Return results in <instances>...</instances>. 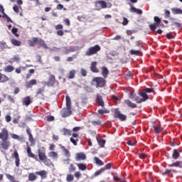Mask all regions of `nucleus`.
Returning a JSON list of instances; mask_svg holds the SVG:
<instances>
[{"label":"nucleus","mask_w":182,"mask_h":182,"mask_svg":"<svg viewBox=\"0 0 182 182\" xmlns=\"http://www.w3.org/2000/svg\"><path fill=\"white\" fill-rule=\"evenodd\" d=\"M9 136L8 129L6 128L2 129L0 133V139H1L0 141V150H9L11 141L8 140Z\"/></svg>","instance_id":"obj_1"},{"label":"nucleus","mask_w":182,"mask_h":182,"mask_svg":"<svg viewBox=\"0 0 182 182\" xmlns=\"http://www.w3.org/2000/svg\"><path fill=\"white\" fill-rule=\"evenodd\" d=\"M28 43L29 46L33 48L36 46V45H38V46H41V48H43L44 49H48L45 41L41 38L33 37L31 40L28 41Z\"/></svg>","instance_id":"obj_2"},{"label":"nucleus","mask_w":182,"mask_h":182,"mask_svg":"<svg viewBox=\"0 0 182 182\" xmlns=\"http://www.w3.org/2000/svg\"><path fill=\"white\" fill-rule=\"evenodd\" d=\"M66 100V108H64L61 111V116L62 117H69L72 114V101L70 100V97L66 95L65 97Z\"/></svg>","instance_id":"obj_3"},{"label":"nucleus","mask_w":182,"mask_h":182,"mask_svg":"<svg viewBox=\"0 0 182 182\" xmlns=\"http://www.w3.org/2000/svg\"><path fill=\"white\" fill-rule=\"evenodd\" d=\"M38 154L40 161L43 163L47 167H50L53 166V162L46 156V152L45 151H41V149L38 150Z\"/></svg>","instance_id":"obj_4"},{"label":"nucleus","mask_w":182,"mask_h":182,"mask_svg":"<svg viewBox=\"0 0 182 182\" xmlns=\"http://www.w3.org/2000/svg\"><path fill=\"white\" fill-rule=\"evenodd\" d=\"M102 49L100 46L95 45V46L90 47L86 51H85V56H93V55H96L97 52H100V50Z\"/></svg>","instance_id":"obj_5"},{"label":"nucleus","mask_w":182,"mask_h":182,"mask_svg":"<svg viewBox=\"0 0 182 182\" xmlns=\"http://www.w3.org/2000/svg\"><path fill=\"white\" fill-rule=\"evenodd\" d=\"M114 117L119 119L121 122H126L127 120V115L122 114L118 108L114 111Z\"/></svg>","instance_id":"obj_6"},{"label":"nucleus","mask_w":182,"mask_h":182,"mask_svg":"<svg viewBox=\"0 0 182 182\" xmlns=\"http://www.w3.org/2000/svg\"><path fill=\"white\" fill-rule=\"evenodd\" d=\"M92 82H95L96 87H103L106 85V80L100 77L93 78Z\"/></svg>","instance_id":"obj_7"},{"label":"nucleus","mask_w":182,"mask_h":182,"mask_svg":"<svg viewBox=\"0 0 182 182\" xmlns=\"http://www.w3.org/2000/svg\"><path fill=\"white\" fill-rule=\"evenodd\" d=\"M11 157L15 159V164L17 167H19L21 164V159H19V154L18 151L14 150V152L11 154Z\"/></svg>","instance_id":"obj_8"},{"label":"nucleus","mask_w":182,"mask_h":182,"mask_svg":"<svg viewBox=\"0 0 182 182\" xmlns=\"http://www.w3.org/2000/svg\"><path fill=\"white\" fill-rule=\"evenodd\" d=\"M87 157L86 156V154L83 152L77 153L75 155V160L76 161H83L86 160Z\"/></svg>","instance_id":"obj_9"},{"label":"nucleus","mask_w":182,"mask_h":182,"mask_svg":"<svg viewBox=\"0 0 182 182\" xmlns=\"http://www.w3.org/2000/svg\"><path fill=\"white\" fill-rule=\"evenodd\" d=\"M96 8H100V9H106L107 8V3L103 0L98 1L95 3Z\"/></svg>","instance_id":"obj_10"},{"label":"nucleus","mask_w":182,"mask_h":182,"mask_svg":"<svg viewBox=\"0 0 182 182\" xmlns=\"http://www.w3.org/2000/svg\"><path fill=\"white\" fill-rule=\"evenodd\" d=\"M129 5L131 8L129 9V11L132 14H136L137 15H142L143 14V11L140 9H136V7L132 6V4L129 3Z\"/></svg>","instance_id":"obj_11"},{"label":"nucleus","mask_w":182,"mask_h":182,"mask_svg":"<svg viewBox=\"0 0 182 182\" xmlns=\"http://www.w3.org/2000/svg\"><path fill=\"white\" fill-rule=\"evenodd\" d=\"M38 85V81L36 79L31 80L30 81L27 82L25 85L26 89H31L33 86Z\"/></svg>","instance_id":"obj_12"},{"label":"nucleus","mask_w":182,"mask_h":182,"mask_svg":"<svg viewBox=\"0 0 182 182\" xmlns=\"http://www.w3.org/2000/svg\"><path fill=\"white\" fill-rule=\"evenodd\" d=\"M31 103L32 100H31V97L27 96L23 98L22 104L23 105V106H29V105H31Z\"/></svg>","instance_id":"obj_13"},{"label":"nucleus","mask_w":182,"mask_h":182,"mask_svg":"<svg viewBox=\"0 0 182 182\" xmlns=\"http://www.w3.org/2000/svg\"><path fill=\"white\" fill-rule=\"evenodd\" d=\"M97 62L94 61L91 63L90 70L93 72V73H99V69H97Z\"/></svg>","instance_id":"obj_14"},{"label":"nucleus","mask_w":182,"mask_h":182,"mask_svg":"<svg viewBox=\"0 0 182 182\" xmlns=\"http://www.w3.org/2000/svg\"><path fill=\"white\" fill-rule=\"evenodd\" d=\"M95 102L99 105V106H101V107H105V102L103 101V97H102L101 95H97Z\"/></svg>","instance_id":"obj_15"},{"label":"nucleus","mask_w":182,"mask_h":182,"mask_svg":"<svg viewBox=\"0 0 182 182\" xmlns=\"http://www.w3.org/2000/svg\"><path fill=\"white\" fill-rule=\"evenodd\" d=\"M48 157L53 159V160H58V159H59V155L58 154V152L52 151L48 152Z\"/></svg>","instance_id":"obj_16"},{"label":"nucleus","mask_w":182,"mask_h":182,"mask_svg":"<svg viewBox=\"0 0 182 182\" xmlns=\"http://www.w3.org/2000/svg\"><path fill=\"white\" fill-rule=\"evenodd\" d=\"M124 103L125 105H127V106H128V107H131V109H136L137 107V105H136L134 102H132L130 100H125Z\"/></svg>","instance_id":"obj_17"},{"label":"nucleus","mask_w":182,"mask_h":182,"mask_svg":"<svg viewBox=\"0 0 182 182\" xmlns=\"http://www.w3.org/2000/svg\"><path fill=\"white\" fill-rule=\"evenodd\" d=\"M55 82H56V77H55V75H51L49 77V80L47 82L48 86H53L55 85Z\"/></svg>","instance_id":"obj_18"},{"label":"nucleus","mask_w":182,"mask_h":182,"mask_svg":"<svg viewBox=\"0 0 182 182\" xmlns=\"http://www.w3.org/2000/svg\"><path fill=\"white\" fill-rule=\"evenodd\" d=\"M36 174L37 176H40L41 178H46L48 177V172H46L45 170L36 171Z\"/></svg>","instance_id":"obj_19"},{"label":"nucleus","mask_w":182,"mask_h":182,"mask_svg":"<svg viewBox=\"0 0 182 182\" xmlns=\"http://www.w3.org/2000/svg\"><path fill=\"white\" fill-rule=\"evenodd\" d=\"M45 87L38 88L36 92V97H39V96H45Z\"/></svg>","instance_id":"obj_20"},{"label":"nucleus","mask_w":182,"mask_h":182,"mask_svg":"<svg viewBox=\"0 0 182 182\" xmlns=\"http://www.w3.org/2000/svg\"><path fill=\"white\" fill-rule=\"evenodd\" d=\"M171 11L173 15H182V9L178 8H172Z\"/></svg>","instance_id":"obj_21"},{"label":"nucleus","mask_w":182,"mask_h":182,"mask_svg":"<svg viewBox=\"0 0 182 182\" xmlns=\"http://www.w3.org/2000/svg\"><path fill=\"white\" fill-rule=\"evenodd\" d=\"M96 139H97V141L99 146L101 148L105 147V145L106 144V140L101 139L100 137H97V136L96 137Z\"/></svg>","instance_id":"obj_22"},{"label":"nucleus","mask_w":182,"mask_h":182,"mask_svg":"<svg viewBox=\"0 0 182 182\" xmlns=\"http://www.w3.org/2000/svg\"><path fill=\"white\" fill-rule=\"evenodd\" d=\"M139 95L141 96V102L143 103V102H146V100H149V95L144 92H141L139 93Z\"/></svg>","instance_id":"obj_23"},{"label":"nucleus","mask_w":182,"mask_h":182,"mask_svg":"<svg viewBox=\"0 0 182 182\" xmlns=\"http://www.w3.org/2000/svg\"><path fill=\"white\" fill-rule=\"evenodd\" d=\"M26 133L28 135V140L30 143H33V135L31 133V128H29V127L26 129Z\"/></svg>","instance_id":"obj_24"},{"label":"nucleus","mask_w":182,"mask_h":182,"mask_svg":"<svg viewBox=\"0 0 182 182\" xmlns=\"http://www.w3.org/2000/svg\"><path fill=\"white\" fill-rule=\"evenodd\" d=\"M4 70L6 72V73H11V72H14V70H15V68L11 65H9L4 68Z\"/></svg>","instance_id":"obj_25"},{"label":"nucleus","mask_w":182,"mask_h":182,"mask_svg":"<svg viewBox=\"0 0 182 182\" xmlns=\"http://www.w3.org/2000/svg\"><path fill=\"white\" fill-rule=\"evenodd\" d=\"M27 154L28 157L36 160V156H35V154L32 153V149H31L29 146L27 147Z\"/></svg>","instance_id":"obj_26"},{"label":"nucleus","mask_w":182,"mask_h":182,"mask_svg":"<svg viewBox=\"0 0 182 182\" xmlns=\"http://www.w3.org/2000/svg\"><path fill=\"white\" fill-rule=\"evenodd\" d=\"M9 80V77H8V76L0 73V82L4 83L5 82H8Z\"/></svg>","instance_id":"obj_27"},{"label":"nucleus","mask_w":182,"mask_h":182,"mask_svg":"<svg viewBox=\"0 0 182 182\" xmlns=\"http://www.w3.org/2000/svg\"><path fill=\"white\" fill-rule=\"evenodd\" d=\"M102 75L105 79L107 77V75H109V70L106 67H102Z\"/></svg>","instance_id":"obj_28"},{"label":"nucleus","mask_w":182,"mask_h":182,"mask_svg":"<svg viewBox=\"0 0 182 182\" xmlns=\"http://www.w3.org/2000/svg\"><path fill=\"white\" fill-rule=\"evenodd\" d=\"M60 149L63 150L65 157H67L68 159H69V157H70V152L69 151V150H68L66 149V147L61 146Z\"/></svg>","instance_id":"obj_29"},{"label":"nucleus","mask_w":182,"mask_h":182,"mask_svg":"<svg viewBox=\"0 0 182 182\" xmlns=\"http://www.w3.org/2000/svg\"><path fill=\"white\" fill-rule=\"evenodd\" d=\"M28 181H35V180H36V178H38V176H36V175L33 173H28Z\"/></svg>","instance_id":"obj_30"},{"label":"nucleus","mask_w":182,"mask_h":182,"mask_svg":"<svg viewBox=\"0 0 182 182\" xmlns=\"http://www.w3.org/2000/svg\"><path fill=\"white\" fill-rule=\"evenodd\" d=\"M76 166L78 167L79 170L81 171H85L87 168L86 164H76Z\"/></svg>","instance_id":"obj_31"},{"label":"nucleus","mask_w":182,"mask_h":182,"mask_svg":"<svg viewBox=\"0 0 182 182\" xmlns=\"http://www.w3.org/2000/svg\"><path fill=\"white\" fill-rule=\"evenodd\" d=\"M61 132L63 133V136H72V132L66 128H63Z\"/></svg>","instance_id":"obj_32"},{"label":"nucleus","mask_w":182,"mask_h":182,"mask_svg":"<svg viewBox=\"0 0 182 182\" xmlns=\"http://www.w3.org/2000/svg\"><path fill=\"white\" fill-rule=\"evenodd\" d=\"M129 53L131 55H135V56H141V55H143V53H141V51L140 50H131L129 51Z\"/></svg>","instance_id":"obj_33"},{"label":"nucleus","mask_w":182,"mask_h":182,"mask_svg":"<svg viewBox=\"0 0 182 182\" xmlns=\"http://www.w3.org/2000/svg\"><path fill=\"white\" fill-rule=\"evenodd\" d=\"M154 132L158 134L161 133V132H163V127H161V126L160 125L154 126Z\"/></svg>","instance_id":"obj_34"},{"label":"nucleus","mask_w":182,"mask_h":182,"mask_svg":"<svg viewBox=\"0 0 182 182\" xmlns=\"http://www.w3.org/2000/svg\"><path fill=\"white\" fill-rule=\"evenodd\" d=\"M6 177L8 180H9V181L11 182H19V181H16V179H15V177H14V176L11 175V174H6Z\"/></svg>","instance_id":"obj_35"},{"label":"nucleus","mask_w":182,"mask_h":182,"mask_svg":"<svg viewBox=\"0 0 182 182\" xmlns=\"http://www.w3.org/2000/svg\"><path fill=\"white\" fill-rule=\"evenodd\" d=\"M76 75V70H72L69 72L68 79H75Z\"/></svg>","instance_id":"obj_36"},{"label":"nucleus","mask_w":182,"mask_h":182,"mask_svg":"<svg viewBox=\"0 0 182 182\" xmlns=\"http://www.w3.org/2000/svg\"><path fill=\"white\" fill-rule=\"evenodd\" d=\"M172 157L173 159H174V160H177V159L180 157V154L178 153V151H177V149L173 150Z\"/></svg>","instance_id":"obj_37"},{"label":"nucleus","mask_w":182,"mask_h":182,"mask_svg":"<svg viewBox=\"0 0 182 182\" xmlns=\"http://www.w3.org/2000/svg\"><path fill=\"white\" fill-rule=\"evenodd\" d=\"M11 43H12V45H14V46H21V45L22 44V42H21L20 41H18L16 39H12Z\"/></svg>","instance_id":"obj_38"},{"label":"nucleus","mask_w":182,"mask_h":182,"mask_svg":"<svg viewBox=\"0 0 182 182\" xmlns=\"http://www.w3.org/2000/svg\"><path fill=\"white\" fill-rule=\"evenodd\" d=\"M94 159L95 161V164H97V166H103V164H105V163H103V161L100 160V159H99L98 157H95Z\"/></svg>","instance_id":"obj_39"},{"label":"nucleus","mask_w":182,"mask_h":182,"mask_svg":"<svg viewBox=\"0 0 182 182\" xmlns=\"http://www.w3.org/2000/svg\"><path fill=\"white\" fill-rule=\"evenodd\" d=\"M173 173H177V171L173 170ZM172 171L170 169H166L165 171L162 172V176H170V173H171Z\"/></svg>","instance_id":"obj_40"},{"label":"nucleus","mask_w":182,"mask_h":182,"mask_svg":"<svg viewBox=\"0 0 182 182\" xmlns=\"http://www.w3.org/2000/svg\"><path fill=\"white\" fill-rule=\"evenodd\" d=\"M154 24L160 26V23H161V19H160V18L157 17V16H154Z\"/></svg>","instance_id":"obj_41"},{"label":"nucleus","mask_w":182,"mask_h":182,"mask_svg":"<svg viewBox=\"0 0 182 182\" xmlns=\"http://www.w3.org/2000/svg\"><path fill=\"white\" fill-rule=\"evenodd\" d=\"M63 49H65V52H64L65 55H68V53L75 52V48L68 49V47H63Z\"/></svg>","instance_id":"obj_42"},{"label":"nucleus","mask_w":182,"mask_h":182,"mask_svg":"<svg viewBox=\"0 0 182 182\" xmlns=\"http://www.w3.org/2000/svg\"><path fill=\"white\" fill-rule=\"evenodd\" d=\"M75 180V177L72 174H68L66 176V181L68 182H72Z\"/></svg>","instance_id":"obj_43"},{"label":"nucleus","mask_w":182,"mask_h":182,"mask_svg":"<svg viewBox=\"0 0 182 182\" xmlns=\"http://www.w3.org/2000/svg\"><path fill=\"white\" fill-rule=\"evenodd\" d=\"M11 137L14 139V140H23V137H21L18 135H17L16 134H11Z\"/></svg>","instance_id":"obj_44"},{"label":"nucleus","mask_w":182,"mask_h":182,"mask_svg":"<svg viewBox=\"0 0 182 182\" xmlns=\"http://www.w3.org/2000/svg\"><path fill=\"white\" fill-rule=\"evenodd\" d=\"M68 171L70 173H73V171H76V166L73 165V164H70V166L68 167Z\"/></svg>","instance_id":"obj_45"},{"label":"nucleus","mask_w":182,"mask_h":182,"mask_svg":"<svg viewBox=\"0 0 182 182\" xmlns=\"http://www.w3.org/2000/svg\"><path fill=\"white\" fill-rule=\"evenodd\" d=\"M70 141H71V143H73V144L74 145V146H77V141H79V139H77V138H73V137H71L70 139Z\"/></svg>","instance_id":"obj_46"},{"label":"nucleus","mask_w":182,"mask_h":182,"mask_svg":"<svg viewBox=\"0 0 182 182\" xmlns=\"http://www.w3.org/2000/svg\"><path fill=\"white\" fill-rule=\"evenodd\" d=\"M8 45H6V43L0 42V49L4 50V49H7Z\"/></svg>","instance_id":"obj_47"},{"label":"nucleus","mask_w":182,"mask_h":182,"mask_svg":"<svg viewBox=\"0 0 182 182\" xmlns=\"http://www.w3.org/2000/svg\"><path fill=\"white\" fill-rule=\"evenodd\" d=\"M11 32L14 36H15L16 38H18L19 34H18V29L16 28H13L11 29Z\"/></svg>","instance_id":"obj_48"},{"label":"nucleus","mask_w":182,"mask_h":182,"mask_svg":"<svg viewBox=\"0 0 182 182\" xmlns=\"http://www.w3.org/2000/svg\"><path fill=\"white\" fill-rule=\"evenodd\" d=\"M136 156H138L139 159H146V157H147V155H146V154H143L140 152L136 153Z\"/></svg>","instance_id":"obj_49"},{"label":"nucleus","mask_w":182,"mask_h":182,"mask_svg":"<svg viewBox=\"0 0 182 182\" xmlns=\"http://www.w3.org/2000/svg\"><path fill=\"white\" fill-rule=\"evenodd\" d=\"M134 102H136V103L140 104L141 103V98H140V97H137L136 95H135V97H134Z\"/></svg>","instance_id":"obj_50"},{"label":"nucleus","mask_w":182,"mask_h":182,"mask_svg":"<svg viewBox=\"0 0 182 182\" xmlns=\"http://www.w3.org/2000/svg\"><path fill=\"white\" fill-rule=\"evenodd\" d=\"M102 173H105V169H102V168L95 173V176L97 177V176H100Z\"/></svg>","instance_id":"obj_51"},{"label":"nucleus","mask_w":182,"mask_h":182,"mask_svg":"<svg viewBox=\"0 0 182 182\" xmlns=\"http://www.w3.org/2000/svg\"><path fill=\"white\" fill-rule=\"evenodd\" d=\"M144 92L147 93H153V92H154V88H145L144 90Z\"/></svg>","instance_id":"obj_52"},{"label":"nucleus","mask_w":182,"mask_h":182,"mask_svg":"<svg viewBox=\"0 0 182 182\" xmlns=\"http://www.w3.org/2000/svg\"><path fill=\"white\" fill-rule=\"evenodd\" d=\"M157 27H159V26H157V25L155 24V23L151 24V25L149 26V28H150L151 31H156V29H157Z\"/></svg>","instance_id":"obj_53"},{"label":"nucleus","mask_w":182,"mask_h":182,"mask_svg":"<svg viewBox=\"0 0 182 182\" xmlns=\"http://www.w3.org/2000/svg\"><path fill=\"white\" fill-rule=\"evenodd\" d=\"M112 168V164H107L105 165L102 169H104V171H106V170H110Z\"/></svg>","instance_id":"obj_54"},{"label":"nucleus","mask_w":182,"mask_h":182,"mask_svg":"<svg viewBox=\"0 0 182 182\" xmlns=\"http://www.w3.org/2000/svg\"><path fill=\"white\" fill-rule=\"evenodd\" d=\"M80 72H81L82 76H83L84 77L87 76V71H86V70H85L84 68H82Z\"/></svg>","instance_id":"obj_55"},{"label":"nucleus","mask_w":182,"mask_h":182,"mask_svg":"<svg viewBox=\"0 0 182 182\" xmlns=\"http://www.w3.org/2000/svg\"><path fill=\"white\" fill-rule=\"evenodd\" d=\"M128 24H129V20L127 19V18L124 17L123 18V21H122V25L124 26H126V25H128Z\"/></svg>","instance_id":"obj_56"},{"label":"nucleus","mask_w":182,"mask_h":182,"mask_svg":"<svg viewBox=\"0 0 182 182\" xmlns=\"http://www.w3.org/2000/svg\"><path fill=\"white\" fill-rule=\"evenodd\" d=\"M12 62H18L20 60L19 56L18 55H14L11 58Z\"/></svg>","instance_id":"obj_57"},{"label":"nucleus","mask_w":182,"mask_h":182,"mask_svg":"<svg viewBox=\"0 0 182 182\" xmlns=\"http://www.w3.org/2000/svg\"><path fill=\"white\" fill-rule=\"evenodd\" d=\"M55 29L56 31H60L61 29H63V25H62V24L56 25V26H55Z\"/></svg>","instance_id":"obj_58"},{"label":"nucleus","mask_w":182,"mask_h":182,"mask_svg":"<svg viewBox=\"0 0 182 182\" xmlns=\"http://www.w3.org/2000/svg\"><path fill=\"white\" fill-rule=\"evenodd\" d=\"M99 114H105V113H109L107 109H99L98 110Z\"/></svg>","instance_id":"obj_59"},{"label":"nucleus","mask_w":182,"mask_h":182,"mask_svg":"<svg viewBox=\"0 0 182 182\" xmlns=\"http://www.w3.org/2000/svg\"><path fill=\"white\" fill-rule=\"evenodd\" d=\"M74 176L76 178H80V177H82V173L80 171H77L74 173Z\"/></svg>","instance_id":"obj_60"},{"label":"nucleus","mask_w":182,"mask_h":182,"mask_svg":"<svg viewBox=\"0 0 182 182\" xmlns=\"http://www.w3.org/2000/svg\"><path fill=\"white\" fill-rule=\"evenodd\" d=\"M46 119H47V122H53V120H55V117L50 115L46 117Z\"/></svg>","instance_id":"obj_61"},{"label":"nucleus","mask_w":182,"mask_h":182,"mask_svg":"<svg viewBox=\"0 0 182 182\" xmlns=\"http://www.w3.org/2000/svg\"><path fill=\"white\" fill-rule=\"evenodd\" d=\"M56 33L58 36H63V35L65 34V32H63V31L62 30H58Z\"/></svg>","instance_id":"obj_62"},{"label":"nucleus","mask_w":182,"mask_h":182,"mask_svg":"<svg viewBox=\"0 0 182 182\" xmlns=\"http://www.w3.org/2000/svg\"><path fill=\"white\" fill-rule=\"evenodd\" d=\"M164 12H165V18H170V15H171L170 11L168 10H165Z\"/></svg>","instance_id":"obj_63"},{"label":"nucleus","mask_w":182,"mask_h":182,"mask_svg":"<svg viewBox=\"0 0 182 182\" xmlns=\"http://www.w3.org/2000/svg\"><path fill=\"white\" fill-rule=\"evenodd\" d=\"M13 10L14 11V12H16V14H19V7H18V6L15 5L13 7Z\"/></svg>","instance_id":"obj_64"}]
</instances>
